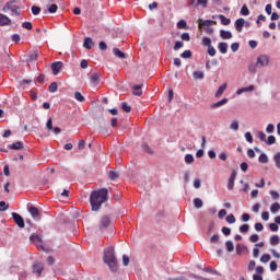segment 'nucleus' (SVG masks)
I'll use <instances>...</instances> for the list:
<instances>
[{
  "instance_id": "0eeeda50",
  "label": "nucleus",
  "mask_w": 280,
  "mask_h": 280,
  "mask_svg": "<svg viewBox=\"0 0 280 280\" xmlns=\"http://www.w3.org/2000/svg\"><path fill=\"white\" fill-rule=\"evenodd\" d=\"M45 270V266L43 265V262H35L33 265V272L34 275H36L37 277H40V275H43V271Z\"/></svg>"
},
{
  "instance_id": "680f3d73",
  "label": "nucleus",
  "mask_w": 280,
  "mask_h": 280,
  "mask_svg": "<svg viewBox=\"0 0 280 280\" xmlns=\"http://www.w3.org/2000/svg\"><path fill=\"white\" fill-rule=\"evenodd\" d=\"M208 54L209 56H215L217 51L215 48L213 46L208 47Z\"/></svg>"
},
{
  "instance_id": "f257e3e1",
  "label": "nucleus",
  "mask_w": 280,
  "mask_h": 280,
  "mask_svg": "<svg viewBox=\"0 0 280 280\" xmlns=\"http://www.w3.org/2000/svg\"><path fill=\"white\" fill-rule=\"evenodd\" d=\"M108 200V189L102 188L91 192L90 202L92 211H100L102 205Z\"/></svg>"
},
{
  "instance_id": "f8f14e48",
  "label": "nucleus",
  "mask_w": 280,
  "mask_h": 280,
  "mask_svg": "<svg viewBox=\"0 0 280 280\" xmlns=\"http://www.w3.org/2000/svg\"><path fill=\"white\" fill-rule=\"evenodd\" d=\"M12 23V20L8 18V15L0 13V27H5V25H10Z\"/></svg>"
},
{
  "instance_id": "69168bd1",
  "label": "nucleus",
  "mask_w": 280,
  "mask_h": 280,
  "mask_svg": "<svg viewBox=\"0 0 280 280\" xmlns=\"http://www.w3.org/2000/svg\"><path fill=\"white\" fill-rule=\"evenodd\" d=\"M22 27H24V30H32V22H24Z\"/></svg>"
},
{
  "instance_id": "cd10ccee",
  "label": "nucleus",
  "mask_w": 280,
  "mask_h": 280,
  "mask_svg": "<svg viewBox=\"0 0 280 280\" xmlns=\"http://www.w3.org/2000/svg\"><path fill=\"white\" fill-rule=\"evenodd\" d=\"M225 247L228 253H233V250H235V245L231 241L225 242Z\"/></svg>"
},
{
  "instance_id": "a211bd4d",
  "label": "nucleus",
  "mask_w": 280,
  "mask_h": 280,
  "mask_svg": "<svg viewBox=\"0 0 280 280\" xmlns=\"http://www.w3.org/2000/svg\"><path fill=\"white\" fill-rule=\"evenodd\" d=\"M218 49H219L220 54H226V51H229V44L221 42L218 45Z\"/></svg>"
},
{
  "instance_id": "72a5a7b5",
  "label": "nucleus",
  "mask_w": 280,
  "mask_h": 280,
  "mask_svg": "<svg viewBox=\"0 0 280 280\" xmlns=\"http://www.w3.org/2000/svg\"><path fill=\"white\" fill-rule=\"evenodd\" d=\"M273 161L276 163V167L280 170V152L276 153L273 156Z\"/></svg>"
},
{
  "instance_id": "dca6fc26",
  "label": "nucleus",
  "mask_w": 280,
  "mask_h": 280,
  "mask_svg": "<svg viewBox=\"0 0 280 280\" xmlns=\"http://www.w3.org/2000/svg\"><path fill=\"white\" fill-rule=\"evenodd\" d=\"M229 85L226 83H223L219 89L218 91L215 92L214 94V97H222V95H224V91H226V88Z\"/></svg>"
},
{
  "instance_id": "bf43d9fd",
  "label": "nucleus",
  "mask_w": 280,
  "mask_h": 280,
  "mask_svg": "<svg viewBox=\"0 0 280 280\" xmlns=\"http://www.w3.org/2000/svg\"><path fill=\"white\" fill-rule=\"evenodd\" d=\"M182 40H186L187 43H189V40H191V37L189 36V33H183L182 34Z\"/></svg>"
},
{
  "instance_id": "37998d69",
  "label": "nucleus",
  "mask_w": 280,
  "mask_h": 280,
  "mask_svg": "<svg viewBox=\"0 0 280 280\" xmlns=\"http://www.w3.org/2000/svg\"><path fill=\"white\" fill-rule=\"evenodd\" d=\"M74 100H77V102H84V96L82 95V93L75 92Z\"/></svg>"
},
{
  "instance_id": "2eb2a0df",
  "label": "nucleus",
  "mask_w": 280,
  "mask_h": 280,
  "mask_svg": "<svg viewBox=\"0 0 280 280\" xmlns=\"http://www.w3.org/2000/svg\"><path fill=\"white\" fill-rule=\"evenodd\" d=\"M84 49H93L95 47V43H93V39L91 37H86L83 43Z\"/></svg>"
},
{
  "instance_id": "473e14b6",
  "label": "nucleus",
  "mask_w": 280,
  "mask_h": 280,
  "mask_svg": "<svg viewBox=\"0 0 280 280\" xmlns=\"http://www.w3.org/2000/svg\"><path fill=\"white\" fill-rule=\"evenodd\" d=\"M48 91L49 93H56V91H58V83L56 82L50 83Z\"/></svg>"
},
{
  "instance_id": "f3484780",
  "label": "nucleus",
  "mask_w": 280,
  "mask_h": 280,
  "mask_svg": "<svg viewBox=\"0 0 280 280\" xmlns=\"http://www.w3.org/2000/svg\"><path fill=\"white\" fill-rule=\"evenodd\" d=\"M142 88H143L142 84L133 85L132 86L133 95H137L138 97H141L143 95V91H141Z\"/></svg>"
},
{
  "instance_id": "7c9ffc66",
  "label": "nucleus",
  "mask_w": 280,
  "mask_h": 280,
  "mask_svg": "<svg viewBox=\"0 0 280 280\" xmlns=\"http://www.w3.org/2000/svg\"><path fill=\"white\" fill-rule=\"evenodd\" d=\"M265 143H267V145H275V143H277V138H275V136H269Z\"/></svg>"
},
{
  "instance_id": "f704fd0d",
  "label": "nucleus",
  "mask_w": 280,
  "mask_h": 280,
  "mask_svg": "<svg viewBox=\"0 0 280 280\" xmlns=\"http://www.w3.org/2000/svg\"><path fill=\"white\" fill-rule=\"evenodd\" d=\"M194 205H195L196 209H202V199L195 198L194 199Z\"/></svg>"
},
{
  "instance_id": "49530a36",
  "label": "nucleus",
  "mask_w": 280,
  "mask_h": 280,
  "mask_svg": "<svg viewBox=\"0 0 280 280\" xmlns=\"http://www.w3.org/2000/svg\"><path fill=\"white\" fill-rule=\"evenodd\" d=\"M48 12L50 14H56V12H58V5L57 4H51L49 8H48Z\"/></svg>"
},
{
  "instance_id": "a19ab883",
  "label": "nucleus",
  "mask_w": 280,
  "mask_h": 280,
  "mask_svg": "<svg viewBox=\"0 0 280 280\" xmlns=\"http://www.w3.org/2000/svg\"><path fill=\"white\" fill-rule=\"evenodd\" d=\"M110 180H115L116 178H119V173L115 171H110L108 174Z\"/></svg>"
},
{
  "instance_id": "6e6d98bb",
  "label": "nucleus",
  "mask_w": 280,
  "mask_h": 280,
  "mask_svg": "<svg viewBox=\"0 0 280 280\" xmlns=\"http://www.w3.org/2000/svg\"><path fill=\"white\" fill-rule=\"evenodd\" d=\"M46 127H47V130H54V122H52L51 118H48V120L46 122Z\"/></svg>"
},
{
  "instance_id": "6e6552de",
  "label": "nucleus",
  "mask_w": 280,
  "mask_h": 280,
  "mask_svg": "<svg viewBox=\"0 0 280 280\" xmlns=\"http://www.w3.org/2000/svg\"><path fill=\"white\" fill-rule=\"evenodd\" d=\"M62 61H55L51 63V71L54 75H58L60 73V69H62Z\"/></svg>"
},
{
  "instance_id": "b1692460",
  "label": "nucleus",
  "mask_w": 280,
  "mask_h": 280,
  "mask_svg": "<svg viewBox=\"0 0 280 280\" xmlns=\"http://www.w3.org/2000/svg\"><path fill=\"white\" fill-rule=\"evenodd\" d=\"M243 253H246V246L244 244H237L236 245V254L242 255Z\"/></svg>"
},
{
  "instance_id": "ea45409f",
  "label": "nucleus",
  "mask_w": 280,
  "mask_h": 280,
  "mask_svg": "<svg viewBox=\"0 0 280 280\" xmlns=\"http://www.w3.org/2000/svg\"><path fill=\"white\" fill-rule=\"evenodd\" d=\"M261 264H268L270 261V254H265L260 257Z\"/></svg>"
},
{
  "instance_id": "a878e982",
  "label": "nucleus",
  "mask_w": 280,
  "mask_h": 280,
  "mask_svg": "<svg viewBox=\"0 0 280 280\" xmlns=\"http://www.w3.org/2000/svg\"><path fill=\"white\" fill-rule=\"evenodd\" d=\"M30 62H34V60H38V50H34L28 55Z\"/></svg>"
},
{
  "instance_id": "f03ea898",
  "label": "nucleus",
  "mask_w": 280,
  "mask_h": 280,
  "mask_svg": "<svg viewBox=\"0 0 280 280\" xmlns=\"http://www.w3.org/2000/svg\"><path fill=\"white\" fill-rule=\"evenodd\" d=\"M103 261L106 264L112 272H117V257L115 256V248L107 247L104 250Z\"/></svg>"
},
{
  "instance_id": "13d9d810",
  "label": "nucleus",
  "mask_w": 280,
  "mask_h": 280,
  "mask_svg": "<svg viewBox=\"0 0 280 280\" xmlns=\"http://www.w3.org/2000/svg\"><path fill=\"white\" fill-rule=\"evenodd\" d=\"M248 71H249V73H255V71H257V65L250 63L248 66Z\"/></svg>"
},
{
  "instance_id": "4468645a",
  "label": "nucleus",
  "mask_w": 280,
  "mask_h": 280,
  "mask_svg": "<svg viewBox=\"0 0 280 280\" xmlns=\"http://www.w3.org/2000/svg\"><path fill=\"white\" fill-rule=\"evenodd\" d=\"M220 36L223 40H231V38H233V33H231L230 31L221 30Z\"/></svg>"
},
{
  "instance_id": "412c9836",
  "label": "nucleus",
  "mask_w": 280,
  "mask_h": 280,
  "mask_svg": "<svg viewBox=\"0 0 280 280\" xmlns=\"http://www.w3.org/2000/svg\"><path fill=\"white\" fill-rule=\"evenodd\" d=\"M192 78L195 80H205V72L198 70V71H195L192 72Z\"/></svg>"
},
{
  "instance_id": "e433bc0d",
  "label": "nucleus",
  "mask_w": 280,
  "mask_h": 280,
  "mask_svg": "<svg viewBox=\"0 0 280 280\" xmlns=\"http://www.w3.org/2000/svg\"><path fill=\"white\" fill-rule=\"evenodd\" d=\"M31 10H32V14H34V16H38V14H40V7L33 5L31 8Z\"/></svg>"
},
{
  "instance_id": "5fc2aeb1",
  "label": "nucleus",
  "mask_w": 280,
  "mask_h": 280,
  "mask_svg": "<svg viewBox=\"0 0 280 280\" xmlns=\"http://www.w3.org/2000/svg\"><path fill=\"white\" fill-rule=\"evenodd\" d=\"M130 264V257L128 255H122V265L128 266Z\"/></svg>"
},
{
  "instance_id": "5701e85b",
  "label": "nucleus",
  "mask_w": 280,
  "mask_h": 280,
  "mask_svg": "<svg viewBox=\"0 0 280 280\" xmlns=\"http://www.w3.org/2000/svg\"><path fill=\"white\" fill-rule=\"evenodd\" d=\"M113 54H114V56H116L117 58H120V59L126 58V54H124L121 50H119V48H114V49H113Z\"/></svg>"
},
{
  "instance_id": "8fccbe9b",
  "label": "nucleus",
  "mask_w": 280,
  "mask_h": 280,
  "mask_svg": "<svg viewBox=\"0 0 280 280\" xmlns=\"http://www.w3.org/2000/svg\"><path fill=\"white\" fill-rule=\"evenodd\" d=\"M10 205L5 203V201H0V211H8Z\"/></svg>"
},
{
  "instance_id": "9b49d317",
  "label": "nucleus",
  "mask_w": 280,
  "mask_h": 280,
  "mask_svg": "<svg viewBox=\"0 0 280 280\" xmlns=\"http://www.w3.org/2000/svg\"><path fill=\"white\" fill-rule=\"evenodd\" d=\"M244 25H246V20L244 18H240L235 21V30L236 32H242L244 30Z\"/></svg>"
},
{
  "instance_id": "338daca9",
  "label": "nucleus",
  "mask_w": 280,
  "mask_h": 280,
  "mask_svg": "<svg viewBox=\"0 0 280 280\" xmlns=\"http://www.w3.org/2000/svg\"><path fill=\"white\" fill-rule=\"evenodd\" d=\"M226 215V211L224 210V209H221L220 211H219V213H218V218L220 219V220H222V218H224Z\"/></svg>"
},
{
  "instance_id": "39448f33",
  "label": "nucleus",
  "mask_w": 280,
  "mask_h": 280,
  "mask_svg": "<svg viewBox=\"0 0 280 280\" xmlns=\"http://www.w3.org/2000/svg\"><path fill=\"white\" fill-rule=\"evenodd\" d=\"M269 65H270V57H268V55H260L257 58L256 67H258V69H261L264 67H268Z\"/></svg>"
},
{
  "instance_id": "aec40b11",
  "label": "nucleus",
  "mask_w": 280,
  "mask_h": 280,
  "mask_svg": "<svg viewBox=\"0 0 280 280\" xmlns=\"http://www.w3.org/2000/svg\"><path fill=\"white\" fill-rule=\"evenodd\" d=\"M10 150H23V142L18 141L9 145Z\"/></svg>"
},
{
  "instance_id": "864d4df0",
  "label": "nucleus",
  "mask_w": 280,
  "mask_h": 280,
  "mask_svg": "<svg viewBox=\"0 0 280 280\" xmlns=\"http://www.w3.org/2000/svg\"><path fill=\"white\" fill-rule=\"evenodd\" d=\"M122 110L125 113H130V110H132V107H130L128 103H122Z\"/></svg>"
},
{
  "instance_id": "bb28decb",
  "label": "nucleus",
  "mask_w": 280,
  "mask_h": 280,
  "mask_svg": "<svg viewBox=\"0 0 280 280\" xmlns=\"http://www.w3.org/2000/svg\"><path fill=\"white\" fill-rule=\"evenodd\" d=\"M219 19H220L222 25H231V19H229L222 14L219 15Z\"/></svg>"
},
{
  "instance_id": "a18cd8bd",
  "label": "nucleus",
  "mask_w": 280,
  "mask_h": 280,
  "mask_svg": "<svg viewBox=\"0 0 280 280\" xmlns=\"http://www.w3.org/2000/svg\"><path fill=\"white\" fill-rule=\"evenodd\" d=\"M228 224H235V215L233 214H229L226 218H225Z\"/></svg>"
},
{
  "instance_id": "ddd939ff",
  "label": "nucleus",
  "mask_w": 280,
  "mask_h": 280,
  "mask_svg": "<svg viewBox=\"0 0 280 280\" xmlns=\"http://www.w3.org/2000/svg\"><path fill=\"white\" fill-rule=\"evenodd\" d=\"M252 91H255V85H248L247 88L236 90V95H242V93H252Z\"/></svg>"
},
{
  "instance_id": "58836bf2",
  "label": "nucleus",
  "mask_w": 280,
  "mask_h": 280,
  "mask_svg": "<svg viewBox=\"0 0 280 280\" xmlns=\"http://www.w3.org/2000/svg\"><path fill=\"white\" fill-rule=\"evenodd\" d=\"M250 226L248 224H243L240 226V233H248Z\"/></svg>"
},
{
  "instance_id": "09e8293b",
  "label": "nucleus",
  "mask_w": 280,
  "mask_h": 280,
  "mask_svg": "<svg viewBox=\"0 0 280 280\" xmlns=\"http://www.w3.org/2000/svg\"><path fill=\"white\" fill-rule=\"evenodd\" d=\"M245 140L247 143H253V133L250 131L245 132Z\"/></svg>"
},
{
  "instance_id": "c9c22d12",
  "label": "nucleus",
  "mask_w": 280,
  "mask_h": 280,
  "mask_svg": "<svg viewBox=\"0 0 280 280\" xmlns=\"http://www.w3.org/2000/svg\"><path fill=\"white\" fill-rule=\"evenodd\" d=\"M241 14L243 16H248L250 14V11L248 10V7H246V4H244L241 9Z\"/></svg>"
},
{
  "instance_id": "c03bdc74",
  "label": "nucleus",
  "mask_w": 280,
  "mask_h": 280,
  "mask_svg": "<svg viewBox=\"0 0 280 280\" xmlns=\"http://www.w3.org/2000/svg\"><path fill=\"white\" fill-rule=\"evenodd\" d=\"M201 43L205 47H211V38L209 37H203Z\"/></svg>"
},
{
  "instance_id": "7ed1b4c3",
  "label": "nucleus",
  "mask_w": 280,
  "mask_h": 280,
  "mask_svg": "<svg viewBox=\"0 0 280 280\" xmlns=\"http://www.w3.org/2000/svg\"><path fill=\"white\" fill-rule=\"evenodd\" d=\"M110 224H112L110 217L108 215L101 217L96 225V229H97L96 233H104V231H106V229H108Z\"/></svg>"
},
{
  "instance_id": "6ab92c4d",
  "label": "nucleus",
  "mask_w": 280,
  "mask_h": 280,
  "mask_svg": "<svg viewBox=\"0 0 280 280\" xmlns=\"http://www.w3.org/2000/svg\"><path fill=\"white\" fill-rule=\"evenodd\" d=\"M225 104H229V98H222L221 101L213 103L211 105V108H220V107L224 106Z\"/></svg>"
},
{
  "instance_id": "2f4dec72",
  "label": "nucleus",
  "mask_w": 280,
  "mask_h": 280,
  "mask_svg": "<svg viewBox=\"0 0 280 280\" xmlns=\"http://www.w3.org/2000/svg\"><path fill=\"white\" fill-rule=\"evenodd\" d=\"M271 246H279V235H273L270 238Z\"/></svg>"
},
{
  "instance_id": "393cba45",
  "label": "nucleus",
  "mask_w": 280,
  "mask_h": 280,
  "mask_svg": "<svg viewBox=\"0 0 280 280\" xmlns=\"http://www.w3.org/2000/svg\"><path fill=\"white\" fill-rule=\"evenodd\" d=\"M230 130L237 132L240 130V122L237 120L232 121L230 125Z\"/></svg>"
},
{
  "instance_id": "c756f323",
  "label": "nucleus",
  "mask_w": 280,
  "mask_h": 280,
  "mask_svg": "<svg viewBox=\"0 0 280 280\" xmlns=\"http://www.w3.org/2000/svg\"><path fill=\"white\" fill-rule=\"evenodd\" d=\"M90 80H91L92 84H97V82H100V74L92 73L90 77Z\"/></svg>"
},
{
  "instance_id": "774afa93",
  "label": "nucleus",
  "mask_w": 280,
  "mask_h": 280,
  "mask_svg": "<svg viewBox=\"0 0 280 280\" xmlns=\"http://www.w3.org/2000/svg\"><path fill=\"white\" fill-rule=\"evenodd\" d=\"M258 139L266 142V133H264V131H259L258 132Z\"/></svg>"
},
{
  "instance_id": "4d7b16f0",
  "label": "nucleus",
  "mask_w": 280,
  "mask_h": 280,
  "mask_svg": "<svg viewBox=\"0 0 280 280\" xmlns=\"http://www.w3.org/2000/svg\"><path fill=\"white\" fill-rule=\"evenodd\" d=\"M270 231H272L273 233H277V231H279V225H277V223H271L269 225Z\"/></svg>"
},
{
  "instance_id": "9d476101",
  "label": "nucleus",
  "mask_w": 280,
  "mask_h": 280,
  "mask_svg": "<svg viewBox=\"0 0 280 280\" xmlns=\"http://www.w3.org/2000/svg\"><path fill=\"white\" fill-rule=\"evenodd\" d=\"M235 178H237V173L235 171H233L228 180V189L230 191L233 189V187H235Z\"/></svg>"
},
{
  "instance_id": "052dcab7",
  "label": "nucleus",
  "mask_w": 280,
  "mask_h": 280,
  "mask_svg": "<svg viewBox=\"0 0 280 280\" xmlns=\"http://www.w3.org/2000/svg\"><path fill=\"white\" fill-rule=\"evenodd\" d=\"M221 231H222L223 235H226V236L231 235V229L230 228L223 226Z\"/></svg>"
},
{
  "instance_id": "0e129e2a",
  "label": "nucleus",
  "mask_w": 280,
  "mask_h": 280,
  "mask_svg": "<svg viewBox=\"0 0 280 280\" xmlns=\"http://www.w3.org/2000/svg\"><path fill=\"white\" fill-rule=\"evenodd\" d=\"M183 48V42H176L174 46V51H178V49Z\"/></svg>"
},
{
  "instance_id": "3c124183",
  "label": "nucleus",
  "mask_w": 280,
  "mask_h": 280,
  "mask_svg": "<svg viewBox=\"0 0 280 280\" xmlns=\"http://www.w3.org/2000/svg\"><path fill=\"white\" fill-rule=\"evenodd\" d=\"M177 27L179 30H185V27H187V22L185 20H180L178 23H177Z\"/></svg>"
},
{
  "instance_id": "1a4fd4ad",
  "label": "nucleus",
  "mask_w": 280,
  "mask_h": 280,
  "mask_svg": "<svg viewBox=\"0 0 280 280\" xmlns=\"http://www.w3.org/2000/svg\"><path fill=\"white\" fill-rule=\"evenodd\" d=\"M28 213L32 215L34 220H40V212L38 211V208L31 206L28 208Z\"/></svg>"
},
{
  "instance_id": "4c0bfd02",
  "label": "nucleus",
  "mask_w": 280,
  "mask_h": 280,
  "mask_svg": "<svg viewBox=\"0 0 280 280\" xmlns=\"http://www.w3.org/2000/svg\"><path fill=\"white\" fill-rule=\"evenodd\" d=\"M210 242H211L212 244H220V235H218V234L212 235V236L210 237Z\"/></svg>"
},
{
  "instance_id": "c85d7f7f",
  "label": "nucleus",
  "mask_w": 280,
  "mask_h": 280,
  "mask_svg": "<svg viewBox=\"0 0 280 280\" xmlns=\"http://www.w3.org/2000/svg\"><path fill=\"white\" fill-rule=\"evenodd\" d=\"M184 161L187 165H191V163L195 161V158L191 154H186Z\"/></svg>"
},
{
  "instance_id": "de8ad7c7",
  "label": "nucleus",
  "mask_w": 280,
  "mask_h": 280,
  "mask_svg": "<svg viewBox=\"0 0 280 280\" xmlns=\"http://www.w3.org/2000/svg\"><path fill=\"white\" fill-rule=\"evenodd\" d=\"M258 161L259 163H268V155H266V153H261Z\"/></svg>"
},
{
  "instance_id": "4be33fe9",
  "label": "nucleus",
  "mask_w": 280,
  "mask_h": 280,
  "mask_svg": "<svg viewBox=\"0 0 280 280\" xmlns=\"http://www.w3.org/2000/svg\"><path fill=\"white\" fill-rule=\"evenodd\" d=\"M280 211V203L279 202H273L271 206H270V212L271 213H279Z\"/></svg>"
},
{
  "instance_id": "e2e57ef3",
  "label": "nucleus",
  "mask_w": 280,
  "mask_h": 280,
  "mask_svg": "<svg viewBox=\"0 0 280 280\" xmlns=\"http://www.w3.org/2000/svg\"><path fill=\"white\" fill-rule=\"evenodd\" d=\"M240 49V43H233L232 45H231V50L232 51H237Z\"/></svg>"
},
{
  "instance_id": "79ce46f5",
  "label": "nucleus",
  "mask_w": 280,
  "mask_h": 280,
  "mask_svg": "<svg viewBox=\"0 0 280 280\" xmlns=\"http://www.w3.org/2000/svg\"><path fill=\"white\" fill-rule=\"evenodd\" d=\"M272 132H275V125H272V124L267 125L266 133L267 135H272Z\"/></svg>"
},
{
  "instance_id": "603ef678",
  "label": "nucleus",
  "mask_w": 280,
  "mask_h": 280,
  "mask_svg": "<svg viewBox=\"0 0 280 280\" xmlns=\"http://www.w3.org/2000/svg\"><path fill=\"white\" fill-rule=\"evenodd\" d=\"M180 58H191V50H185L184 52H182Z\"/></svg>"
},
{
  "instance_id": "423d86ee",
  "label": "nucleus",
  "mask_w": 280,
  "mask_h": 280,
  "mask_svg": "<svg viewBox=\"0 0 280 280\" xmlns=\"http://www.w3.org/2000/svg\"><path fill=\"white\" fill-rule=\"evenodd\" d=\"M12 218H13L15 224H18V226H20V229H25V220H23V217H21V214L13 212Z\"/></svg>"
},
{
  "instance_id": "20e7f679",
  "label": "nucleus",
  "mask_w": 280,
  "mask_h": 280,
  "mask_svg": "<svg viewBox=\"0 0 280 280\" xmlns=\"http://www.w3.org/2000/svg\"><path fill=\"white\" fill-rule=\"evenodd\" d=\"M199 30H205L206 34H213V25H215V21L213 20H198Z\"/></svg>"
}]
</instances>
